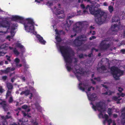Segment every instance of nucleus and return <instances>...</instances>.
<instances>
[{"instance_id":"obj_50","label":"nucleus","mask_w":125,"mask_h":125,"mask_svg":"<svg viewBox=\"0 0 125 125\" xmlns=\"http://www.w3.org/2000/svg\"><path fill=\"white\" fill-rule=\"evenodd\" d=\"M7 78V77L6 76H3L2 77V79L4 80H5Z\"/></svg>"},{"instance_id":"obj_51","label":"nucleus","mask_w":125,"mask_h":125,"mask_svg":"<svg viewBox=\"0 0 125 125\" xmlns=\"http://www.w3.org/2000/svg\"><path fill=\"white\" fill-rule=\"evenodd\" d=\"M21 79H22V80L23 81H25V78L24 77H22L21 78Z\"/></svg>"},{"instance_id":"obj_32","label":"nucleus","mask_w":125,"mask_h":125,"mask_svg":"<svg viewBox=\"0 0 125 125\" xmlns=\"http://www.w3.org/2000/svg\"><path fill=\"white\" fill-rule=\"evenodd\" d=\"M31 123L33 125H38V124L35 120H32Z\"/></svg>"},{"instance_id":"obj_63","label":"nucleus","mask_w":125,"mask_h":125,"mask_svg":"<svg viewBox=\"0 0 125 125\" xmlns=\"http://www.w3.org/2000/svg\"><path fill=\"white\" fill-rule=\"evenodd\" d=\"M98 55L99 56H100V54H98Z\"/></svg>"},{"instance_id":"obj_4","label":"nucleus","mask_w":125,"mask_h":125,"mask_svg":"<svg viewBox=\"0 0 125 125\" xmlns=\"http://www.w3.org/2000/svg\"><path fill=\"white\" fill-rule=\"evenodd\" d=\"M90 104L92 105V108L94 110H98L100 112L98 115L99 117L105 119V120L103 121L104 124H105L107 123L108 125H110L112 123L113 125H116L114 120H112L111 119H108V115L105 114L104 112L105 110V108L102 103H99L94 104L91 102L90 103Z\"/></svg>"},{"instance_id":"obj_15","label":"nucleus","mask_w":125,"mask_h":125,"mask_svg":"<svg viewBox=\"0 0 125 125\" xmlns=\"http://www.w3.org/2000/svg\"><path fill=\"white\" fill-rule=\"evenodd\" d=\"M121 117L122 118V123L123 125H125V107L122 109Z\"/></svg>"},{"instance_id":"obj_33","label":"nucleus","mask_w":125,"mask_h":125,"mask_svg":"<svg viewBox=\"0 0 125 125\" xmlns=\"http://www.w3.org/2000/svg\"><path fill=\"white\" fill-rule=\"evenodd\" d=\"M113 10V7L111 6H110L109 7V11L111 12H112Z\"/></svg>"},{"instance_id":"obj_41","label":"nucleus","mask_w":125,"mask_h":125,"mask_svg":"<svg viewBox=\"0 0 125 125\" xmlns=\"http://www.w3.org/2000/svg\"><path fill=\"white\" fill-rule=\"evenodd\" d=\"M123 90V89L121 87H119L118 88V91L120 92H121Z\"/></svg>"},{"instance_id":"obj_12","label":"nucleus","mask_w":125,"mask_h":125,"mask_svg":"<svg viewBox=\"0 0 125 125\" xmlns=\"http://www.w3.org/2000/svg\"><path fill=\"white\" fill-rule=\"evenodd\" d=\"M73 23V21L68 20L67 21H64L62 24V26L63 28H65V30L67 31L68 29H69V27Z\"/></svg>"},{"instance_id":"obj_14","label":"nucleus","mask_w":125,"mask_h":125,"mask_svg":"<svg viewBox=\"0 0 125 125\" xmlns=\"http://www.w3.org/2000/svg\"><path fill=\"white\" fill-rule=\"evenodd\" d=\"M16 46V47H18L20 48L21 55H23L24 53L25 52V49L24 46L18 42L17 43Z\"/></svg>"},{"instance_id":"obj_35","label":"nucleus","mask_w":125,"mask_h":125,"mask_svg":"<svg viewBox=\"0 0 125 125\" xmlns=\"http://www.w3.org/2000/svg\"><path fill=\"white\" fill-rule=\"evenodd\" d=\"M25 119H26V121H24L23 120H20V121H19V123L20 122V121H21V123L20 124V125H23L22 123H23L24 122H25V121H27V119H26V118H25Z\"/></svg>"},{"instance_id":"obj_59","label":"nucleus","mask_w":125,"mask_h":125,"mask_svg":"<svg viewBox=\"0 0 125 125\" xmlns=\"http://www.w3.org/2000/svg\"><path fill=\"white\" fill-rule=\"evenodd\" d=\"M95 32L94 31H93V33H92V34H95Z\"/></svg>"},{"instance_id":"obj_29","label":"nucleus","mask_w":125,"mask_h":125,"mask_svg":"<svg viewBox=\"0 0 125 125\" xmlns=\"http://www.w3.org/2000/svg\"><path fill=\"white\" fill-rule=\"evenodd\" d=\"M30 111V109H28L27 111V112H26L25 113L23 112V116H27L28 117H30V115H29L28 114H27L26 113L29 112Z\"/></svg>"},{"instance_id":"obj_58","label":"nucleus","mask_w":125,"mask_h":125,"mask_svg":"<svg viewBox=\"0 0 125 125\" xmlns=\"http://www.w3.org/2000/svg\"><path fill=\"white\" fill-rule=\"evenodd\" d=\"M90 29H94V28L92 26H91V27H90Z\"/></svg>"},{"instance_id":"obj_30","label":"nucleus","mask_w":125,"mask_h":125,"mask_svg":"<svg viewBox=\"0 0 125 125\" xmlns=\"http://www.w3.org/2000/svg\"><path fill=\"white\" fill-rule=\"evenodd\" d=\"M113 109H108V113L110 116L111 114L113 113Z\"/></svg>"},{"instance_id":"obj_49","label":"nucleus","mask_w":125,"mask_h":125,"mask_svg":"<svg viewBox=\"0 0 125 125\" xmlns=\"http://www.w3.org/2000/svg\"><path fill=\"white\" fill-rule=\"evenodd\" d=\"M117 116V115L116 114H114L113 115V117L114 118H115Z\"/></svg>"},{"instance_id":"obj_21","label":"nucleus","mask_w":125,"mask_h":125,"mask_svg":"<svg viewBox=\"0 0 125 125\" xmlns=\"http://www.w3.org/2000/svg\"><path fill=\"white\" fill-rule=\"evenodd\" d=\"M120 26H117L115 24L113 25H112L111 27V30L113 31H116L118 30L119 29V27H120Z\"/></svg>"},{"instance_id":"obj_17","label":"nucleus","mask_w":125,"mask_h":125,"mask_svg":"<svg viewBox=\"0 0 125 125\" xmlns=\"http://www.w3.org/2000/svg\"><path fill=\"white\" fill-rule=\"evenodd\" d=\"M20 94L21 95L24 94L26 95H29L30 96H29V98L30 99H31L32 96V93H30V92L28 90H27L25 91H23Z\"/></svg>"},{"instance_id":"obj_56","label":"nucleus","mask_w":125,"mask_h":125,"mask_svg":"<svg viewBox=\"0 0 125 125\" xmlns=\"http://www.w3.org/2000/svg\"><path fill=\"white\" fill-rule=\"evenodd\" d=\"M11 81L12 82H14V78H12L11 79Z\"/></svg>"},{"instance_id":"obj_19","label":"nucleus","mask_w":125,"mask_h":125,"mask_svg":"<svg viewBox=\"0 0 125 125\" xmlns=\"http://www.w3.org/2000/svg\"><path fill=\"white\" fill-rule=\"evenodd\" d=\"M0 48L1 49H4L5 50H11L12 48V47H9L8 45L6 44H4L2 45Z\"/></svg>"},{"instance_id":"obj_52","label":"nucleus","mask_w":125,"mask_h":125,"mask_svg":"<svg viewBox=\"0 0 125 125\" xmlns=\"http://www.w3.org/2000/svg\"><path fill=\"white\" fill-rule=\"evenodd\" d=\"M104 6H107V5L106 3L105 2L104 3Z\"/></svg>"},{"instance_id":"obj_20","label":"nucleus","mask_w":125,"mask_h":125,"mask_svg":"<svg viewBox=\"0 0 125 125\" xmlns=\"http://www.w3.org/2000/svg\"><path fill=\"white\" fill-rule=\"evenodd\" d=\"M6 98H9V101L10 103L12 101V98L11 96L10 92L8 91L6 94Z\"/></svg>"},{"instance_id":"obj_2","label":"nucleus","mask_w":125,"mask_h":125,"mask_svg":"<svg viewBox=\"0 0 125 125\" xmlns=\"http://www.w3.org/2000/svg\"><path fill=\"white\" fill-rule=\"evenodd\" d=\"M56 32L55 39L56 40V46L59 51L61 53L63 57L64 60L66 63V68L68 71L72 70V66H71L72 60L71 58V52L70 49L66 47L62 46L60 42L61 40L59 37V33L57 30H55Z\"/></svg>"},{"instance_id":"obj_62","label":"nucleus","mask_w":125,"mask_h":125,"mask_svg":"<svg viewBox=\"0 0 125 125\" xmlns=\"http://www.w3.org/2000/svg\"><path fill=\"white\" fill-rule=\"evenodd\" d=\"M93 75L92 74V77H93Z\"/></svg>"},{"instance_id":"obj_10","label":"nucleus","mask_w":125,"mask_h":125,"mask_svg":"<svg viewBox=\"0 0 125 125\" xmlns=\"http://www.w3.org/2000/svg\"><path fill=\"white\" fill-rule=\"evenodd\" d=\"M78 23H76L74 25L72 31V33L73 34L71 35V37H73V36H75L76 35V33L79 32L81 30V28L80 27L77 26Z\"/></svg>"},{"instance_id":"obj_46","label":"nucleus","mask_w":125,"mask_h":125,"mask_svg":"<svg viewBox=\"0 0 125 125\" xmlns=\"http://www.w3.org/2000/svg\"><path fill=\"white\" fill-rule=\"evenodd\" d=\"M95 38H96V37H95L94 36H92L91 37H90V40H91L92 39H95Z\"/></svg>"},{"instance_id":"obj_13","label":"nucleus","mask_w":125,"mask_h":125,"mask_svg":"<svg viewBox=\"0 0 125 125\" xmlns=\"http://www.w3.org/2000/svg\"><path fill=\"white\" fill-rule=\"evenodd\" d=\"M87 94L89 100L91 101H93L97 99V97L96 95L94 94H89L87 93Z\"/></svg>"},{"instance_id":"obj_48","label":"nucleus","mask_w":125,"mask_h":125,"mask_svg":"<svg viewBox=\"0 0 125 125\" xmlns=\"http://www.w3.org/2000/svg\"><path fill=\"white\" fill-rule=\"evenodd\" d=\"M121 52L123 53H125V50L123 49L121 50Z\"/></svg>"},{"instance_id":"obj_24","label":"nucleus","mask_w":125,"mask_h":125,"mask_svg":"<svg viewBox=\"0 0 125 125\" xmlns=\"http://www.w3.org/2000/svg\"><path fill=\"white\" fill-rule=\"evenodd\" d=\"M106 42L105 41H103L102 42L101 44V47L103 49H104V47L107 46V45L106 44Z\"/></svg>"},{"instance_id":"obj_61","label":"nucleus","mask_w":125,"mask_h":125,"mask_svg":"<svg viewBox=\"0 0 125 125\" xmlns=\"http://www.w3.org/2000/svg\"><path fill=\"white\" fill-rule=\"evenodd\" d=\"M16 93H17V94L19 93V92H18V91H17V92H16Z\"/></svg>"},{"instance_id":"obj_54","label":"nucleus","mask_w":125,"mask_h":125,"mask_svg":"<svg viewBox=\"0 0 125 125\" xmlns=\"http://www.w3.org/2000/svg\"><path fill=\"white\" fill-rule=\"evenodd\" d=\"M91 81L92 82V83L93 84H95V82L94 81H93V80H91Z\"/></svg>"},{"instance_id":"obj_44","label":"nucleus","mask_w":125,"mask_h":125,"mask_svg":"<svg viewBox=\"0 0 125 125\" xmlns=\"http://www.w3.org/2000/svg\"><path fill=\"white\" fill-rule=\"evenodd\" d=\"M101 69L102 70H106V68H105V67L104 66H102L101 67Z\"/></svg>"},{"instance_id":"obj_6","label":"nucleus","mask_w":125,"mask_h":125,"mask_svg":"<svg viewBox=\"0 0 125 125\" xmlns=\"http://www.w3.org/2000/svg\"><path fill=\"white\" fill-rule=\"evenodd\" d=\"M110 70L114 77L115 80H118L119 77L122 75L123 73V71L114 66L112 67L110 69Z\"/></svg>"},{"instance_id":"obj_38","label":"nucleus","mask_w":125,"mask_h":125,"mask_svg":"<svg viewBox=\"0 0 125 125\" xmlns=\"http://www.w3.org/2000/svg\"><path fill=\"white\" fill-rule=\"evenodd\" d=\"M35 2L38 3H42V0H35Z\"/></svg>"},{"instance_id":"obj_9","label":"nucleus","mask_w":125,"mask_h":125,"mask_svg":"<svg viewBox=\"0 0 125 125\" xmlns=\"http://www.w3.org/2000/svg\"><path fill=\"white\" fill-rule=\"evenodd\" d=\"M86 40V37L83 35L79 37L75 40L73 42L77 46L80 45L82 42V41H84Z\"/></svg>"},{"instance_id":"obj_53","label":"nucleus","mask_w":125,"mask_h":125,"mask_svg":"<svg viewBox=\"0 0 125 125\" xmlns=\"http://www.w3.org/2000/svg\"><path fill=\"white\" fill-rule=\"evenodd\" d=\"M83 0H78V2H83Z\"/></svg>"},{"instance_id":"obj_27","label":"nucleus","mask_w":125,"mask_h":125,"mask_svg":"<svg viewBox=\"0 0 125 125\" xmlns=\"http://www.w3.org/2000/svg\"><path fill=\"white\" fill-rule=\"evenodd\" d=\"M13 52L14 54L16 56L19 55L20 54L16 49H15L13 50Z\"/></svg>"},{"instance_id":"obj_40","label":"nucleus","mask_w":125,"mask_h":125,"mask_svg":"<svg viewBox=\"0 0 125 125\" xmlns=\"http://www.w3.org/2000/svg\"><path fill=\"white\" fill-rule=\"evenodd\" d=\"M27 107V106L26 105H24L22 106V108L24 109H26Z\"/></svg>"},{"instance_id":"obj_36","label":"nucleus","mask_w":125,"mask_h":125,"mask_svg":"<svg viewBox=\"0 0 125 125\" xmlns=\"http://www.w3.org/2000/svg\"><path fill=\"white\" fill-rule=\"evenodd\" d=\"M23 63H24V67H26L27 68H29V67L28 65L26 64L25 62V60H24L22 61Z\"/></svg>"},{"instance_id":"obj_3","label":"nucleus","mask_w":125,"mask_h":125,"mask_svg":"<svg viewBox=\"0 0 125 125\" xmlns=\"http://www.w3.org/2000/svg\"><path fill=\"white\" fill-rule=\"evenodd\" d=\"M81 7L85 10H83L84 13L87 12V10H89L91 14L94 15L95 17V21L98 24L101 25L105 22V20L108 15V13L100 9L96 10L95 7L92 5L90 7L88 5L85 9L84 5L82 4Z\"/></svg>"},{"instance_id":"obj_5","label":"nucleus","mask_w":125,"mask_h":125,"mask_svg":"<svg viewBox=\"0 0 125 125\" xmlns=\"http://www.w3.org/2000/svg\"><path fill=\"white\" fill-rule=\"evenodd\" d=\"M17 25L16 24L15 25H13L12 27L10 26V24L9 23L7 22H1L0 23V32L4 33H6L7 32H5L3 30H7V31H9L11 30L10 33L11 36L8 35L6 37V39L9 41H10L11 40H13V37L14 36L15 32L14 31V29L16 28V27H17Z\"/></svg>"},{"instance_id":"obj_1","label":"nucleus","mask_w":125,"mask_h":125,"mask_svg":"<svg viewBox=\"0 0 125 125\" xmlns=\"http://www.w3.org/2000/svg\"><path fill=\"white\" fill-rule=\"evenodd\" d=\"M13 19L24 25L25 30L26 32H30L31 34L36 36L39 42L41 44H44L46 42L43 39V38L39 35L37 34L34 31V26L35 25L33 19L31 18L25 19L24 17L17 15L13 16Z\"/></svg>"},{"instance_id":"obj_45","label":"nucleus","mask_w":125,"mask_h":125,"mask_svg":"<svg viewBox=\"0 0 125 125\" xmlns=\"http://www.w3.org/2000/svg\"><path fill=\"white\" fill-rule=\"evenodd\" d=\"M94 80L95 81H99L100 80V78H94Z\"/></svg>"},{"instance_id":"obj_31","label":"nucleus","mask_w":125,"mask_h":125,"mask_svg":"<svg viewBox=\"0 0 125 125\" xmlns=\"http://www.w3.org/2000/svg\"><path fill=\"white\" fill-rule=\"evenodd\" d=\"M7 86L8 88L9 89H11L12 88V86L10 83H8L7 84Z\"/></svg>"},{"instance_id":"obj_60","label":"nucleus","mask_w":125,"mask_h":125,"mask_svg":"<svg viewBox=\"0 0 125 125\" xmlns=\"http://www.w3.org/2000/svg\"><path fill=\"white\" fill-rule=\"evenodd\" d=\"M5 64H7L8 63L6 61H5Z\"/></svg>"},{"instance_id":"obj_8","label":"nucleus","mask_w":125,"mask_h":125,"mask_svg":"<svg viewBox=\"0 0 125 125\" xmlns=\"http://www.w3.org/2000/svg\"><path fill=\"white\" fill-rule=\"evenodd\" d=\"M78 87L81 90L83 91H85L87 92V91H90L91 88H92L93 90H94V88L90 87V86L88 85L87 84H84L83 83H80L79 84Z\"/></svg>"},{"instance_id":"obj_34","label":"nucleus","mask_w":125,"mask_h":125,"mask_svg":"<svg viewBox=\"0 0 125 125\" xmlns=\"http://www.w3.org/2000/svg\"><path fill=\"white\" fill-rule=\"evenodd\" d=\"M35 106L36 107V108L39 110V111H40V110L41 109V107L38 104H35Z\"/></svg>"},{"instance_id":"obj_28","label":"nucleus","mask_w":125,"mask_h":125,"mask_svg":"<svg viewBox=\"0 0 125 125\" xmlns=\"http://www.w3.org/2000/svg\"><path fill=\"white\" fill-rule=\"evenodd\" d=\"M119 19V17H114L113 18L112 20V22H115L118 21V20Z\"/></svg>"},{"instance_id":"obj_26","label":"nucleus","mask_w":125,"mask_h":125,"mask_svg":"<svg viewBox=\"0 0 125 125\" xmlns=\"http://www.w3.org/2000/svg\"><path fill=\"white\" fill-rule=\"evenodd\" d=\"M14 69H15L13 68H8L6 70L4 71V72L5 73H7L11 71H13L14 70Z\"/></svg>"},{"instance_id":"obj_37","label":"nucleus","mask_w":125,"mask_h":125,"mask_svg":"<svg viewBox=\"0 0 125 125\" xmlns=\"http://www.w3.org/2000/svg\"><path fill=\"white\" fill-rule=\"evenodd\" d=\"M104 94H106L110 95L112 94V93L110 91H109L108 92H106Z\"/></svg>"},{"instance_id":"obj_23","label":"nucleus","mask_w":125,"mask_h":125,"mask_svg":"<svg viewBox=\"0 0 125 125\" xmlns=\"http://www.w3.org/2000/svg\"><path fill=\"white\" fill-rule=\"evenodd\" d=\"M57 0H54L53 1H49L47 4V5L51 6L52 5L55 4V3L57 2Z\"/></svg>"},{"instance_id":"obj_11","label":"nucleus","mask_w":125,"mask_h":125,"mask_svg":"<svg viewBox=\"0 0 125 125\" xmlns=\"http://www.w3.org/2000/svg\"><path fill=\"white\" fill-rule=\"evenodd\" d=\"M73 71L79 81L80 80V79L81 78V75H83V74H85L86 73L85 72H84L83 71L81 70V71L80 69L79 70H77L75 68H74V69H73Z\"/></svg>"},{"instance_id":"obj_22","label":"nucleus","mask_w":125,"mask_h":125,"mask_svg":"<svg viewBox=\"0 0 125 125\" xmlns=\"http://www.w3.org/2000/svg\"><path fill=\"white\" fill-rule=\"evenodd\" d=\"M9 113L8 114V115L6 116V117H5L4 116L2 117V118L4 120V122L2 123L3 125H7V122L5 120V119L9 118L10 116L9 115Z\"/></svg>"},{"instance_id":"obj_7","label":"nucleus","mask_w":125,"mask_h":125,"mask_svg":"<svg viewBox=\"0 0 125 125\" xmlns=\"http://www.w3.org/2000/svg\"><path fill=\"white\" fill-rule=\"evenodd\" d=\"M53 12L56 15H62L61 17H58L59 18H62L64 17V10L61 7L60 4L56 5L53 9L52 10Z\"/></svg>"},{"instance_id":"obj_39","label":"nucleus","mask_w":125,"mask_h":125,"mask_svg":"<svg viewBox=\"0 0 125 125\" xmlns=\"http://www.w3.org/2000/svg\"><path fill=\"white\" fill-rule=\"evenodd\" d=\"M6 53V52H0V56L4 55L5 53Z\"/></svg>"},{"instance_id":"obj_42","label":"nucleus","mask_w":125,"mask_h":125,"mask_svg":"<svg viewBox=\"0 0 125 125\" xmlns=\"http://www.w3.org/2000/svg\"><path fill=\"white\" fill-rule=\"evenodd\" d=\"M107 84V83H105L104 85H103V86L105 87L106 89H107V85H106V84Z\"/></svg>"},{"instance_id":"obj_18","label":"nucleus","mask_w":125,"mask_h":125,"mask_svg":"<svg viewBox=\"0 0 125 125\" xmlns=\"http://www.w3.org/2000/svg\"><path fill=\"white\" fill-rule=\"evenodd\" d=\"M0 104L2 105L5 111H6L7 110L8 106L6 104L5 102L0 99Z\"/></svg>"},{"instance_id":"obj_47","label":"nucleus","mask_w":125,"mask_h":125,"mask_svg":"<svg viewBox=\"0 0 125 125\" xmlns=\"http://www.w3.org/2000/svg\"><path fill=\"white\" fill-rule=\"evenodd\" d=\"M6 58L9 61H10V57L9 56H6Z\"/></svg>"},{"instance_id":"obj_16","label":"nucleus","mask_w":125,"mask_h":125,"mask_svg":"<svg viewBox=\"0 0 125 125\" xmlns=\"http://www.w3.org/2000/svg\"><path fill=\"white\" fill-rule=\"evenodd\" d=\"M118 95L119 96L118 97H117L116 96H115L113 97V99L114 100L117 101V103H119V101L121 99L119 97L120 96L122 97H124L125 96V94L122 93L120 95Z\"/></svg>"},{"instance_id":"obj_43","label":"nucleus","mask_w":125,"mask_h":125,"mask_svg":"<svg viewBox=\"0 0 125 125\" xmlns=\"http://www.w3.org/2000/svg\"><path fill=\"white\" fill-rule=\"evenodd\" d=\"M4 90L1 87L0 88V93H2Z\"/></svg>"},{"instance_id":"obj_25","label":"nucleus","mask_w":125,"mask_h":125,"mask_svg":"<svg viewBox=\"0 0 125 125\" xmlns=\"http://www.w3.org/2000/svg\"><path fill=\"white\" fill-rule=\"evenodd\" d=\"M15 62L16 63V66L17 67H20L21 66V64H20L19 65L18 64V63L20 62V60L18 58H16L15 60Z\"/></svg>"},{"instance_id":"obj_55","label":"nucleus","mask_w":125,"mask_h":125,"mask_svg":"<svg viewBox=\"0 0 125 125\" xmlns=\"http://www.w3.org/2000/svg\"><path fill=\"white\" fill-rule=\"evenodd\" d=\"M95 4L96 5V6H97V7H99L100 6V5H99L98 4L97 5H96V3H95Z\"/></svg>"},{"instance_id":"obj_64","label":"nucleus","mask_w":125,"mask_h":125,"mask_svg":"<svg viewBox=\"0 0 125 125\" xmlns=\"http://www.w3.org/2000/svg\"><path fill=\"white\" fill-rule=\"evenodd\" d=\"M90 33H92V31H90Z\"/></svg>"},{"instance_id":"obj_57","label":"nucleus","mask_w":125,"mask_h":125,"mask_svg":"<svg viewBox=\"0 0 125 125\" xmlns=\"http://www.w3.org/2000/svg\"><path fill=\"white\" fill-rule=\"evenodd\" d=\"M85 1H87V2H89L90 1V0H84Z\"/></svg>"}]
</instances>
